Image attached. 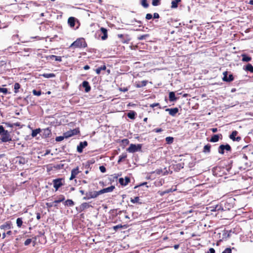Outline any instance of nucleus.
I'll return each instance as SVG.
<instances>
[{
  "mask_svg": "<svg viewBox=\"0 0 253 253\" xmlns=\"http://www.w3.org/2000/svg\"><path fill=\"white\" fill-rule=\"evenodd\" d=\"M0 140L2 142H7L12 141V138L9 132L5 130L2 126L0 125Z\"/></svg>",
  "mask_w": 253,
  "mask_h": 253,
  "instance_id": "1",
  "label": "nucleus"
},
{
  "mask_svg": "<svg viewBox=\"0 0 253 253\" xmlns=\"http://www.w3.org/2000/svg\"><path fill=\"white\" fill-rule=\"evenodd\" d=\"M87 46L84 39L83 38H79L74 42L70 46V48H85Z\"/></svg>",
  "mask_w": 253,
  "mask_h": 253,
  "instance_id": "2",
  "label": "nucleus"
},
{
  "mask_svg": "<svg viewBox=\"0 0 253 253\" xmlns=\"http://www.w3.org/2000/svg\"><path fill=\"white\" fill-rule=\"evenodd\" d=\"M99 195H100L99 191H89L85 193V196L84 197L83 199L84 200H88L92 198H95Z\"/></svg>",
  "mask_w": 253,
  "mask_h": 253,
  "instance_id": "3",
  "label": "nucleus"
},
{
  "mask_svg": "<svg viewBox=\"0 0 253 253\" xmlns=\"http://www.w3.org/2000/svg\"><path fill=\"white\" fill-rule=\"evenodd\" d=\"M53 187L57 191L58 189L64 184V179L62 178H58L53 179L52 181Z\"/></svg>",
  "mask_w": 253,
  "mask_h": 253,
  "instance_id": "4",
  "label": "nucleus"
},
{
  "mask_svg": "<svg viewBox=\"0 0 253 253\" xmlns=\"http://www.w3.org/2000/svg\"><path fill=\"white\" fill-rule=\"evenodd\" d=\"M142 148V144H131L129 147L127 149V151L129 153H134L138 151H140Z\"/></svg>",
  "mask_w": 253,
  "mask_h": 253,
  "instance_id": "5",
  "label": "nucleus"
},
{
  "mask_svg": "<svg viewBox=\"0 0 253 253\" xmlns=\"http://www.w3.org/2000/svg\"><path fill=\"white\" fill-rule=\"evenodd\" d=\"M223 77L222 80L224 82H230L234 80V77L232 74L228 71H225L223 73Z\"/></svg>",
  "mask_w": 253,
  "mask_h": 253,
  "instance_id": "6",
  "label": "nucleus"
},
{
  "mask_svg": "<svg viewBox=\"0 0 253 253\" xmlns=\"http://www.w3.org/2000/svg\"><path fill=\"white\" fill-rule=\"evenodd\" d=\"M225 150L227 151H231V147L228 144H226V145H220L218 147V152L219 154L223 155L224 153Z\"/></svg>",
  "mask_w": 253,
  "mask_h": 253,
  "instance_id": "7",
  "label": "nucleus"
},
{
  "mask_svg": "<svg viewBox=\"0 0 253 253\" xmlns=\"http://www.w3.org/2000/svg\"><path fill=\"white\" fill-rule=\"evenodd\" d=\"M91 207L92 206L87 203H83L79 207H77L76 210L77 211L80 212L84 211L85 209H88Z\"/></svg>",
  "mask_w": 253,
  "mask_h": 253,
  "instance_id": "8",
  "label": "nucleus"
},
{
  "mask_svg": "<svg viewBox=\"0 0 253 253\" xmlns=\"http://www.w3.org/2000/svg\"><path fill=\"white\" fill-rule=\"evenodd\" d=\"M87 146V142L86 141L80 142L79 144L77 146V151L80 153H82L83 151V149Z\"/></svg>",
  "mask_w": 253,
  "mask_h": 253,
  "instance_id": "9",
  "label": "nucleus"
},
{
  "mask_svg": "<svg viewBox=\"0 0 253 253\" xmlns=\"http://www.w3.org/2000/svg\"><path fill=\"white\" fill-rule=\"evenodd\" d=\"M237 134L238 131L236 130H234L229 135V138L234 141H236L239 142L241 140V137L240 136H237L236 137V136L237 135Z\"/></svg>",
  "mask_w": 253,
  "mask_h": 253,
  "instance_id": "10",
  "label": "nucleus"
},
{
  "mask_svg": "<svg viewBox=\"0 0 253 253\" xmlns=\"http://www.w3.org/2000/svg\"><path fill=\"white\" fill-rule=\"evenodd\" d=\"M42 136L44 138L49 137L51 135V130L49 127L42 129Z\"/></svg>",
  "mask_w": 253,
  "mask_h": 253,
  "instance_id": "11",
  "label": "nucleus"
},
{
  "mask_svg": "<svg viewBox=\"0 0 253 253\" xmlns=\"http://www.w3.org/2000/svg\"><path fill=\"white\" fill-rule=\"evenodd\" d=\"M166 111L169 112V114L173 117L175 116L178 112V109L176 107L173 108H167L166 109Z\"/></svg>",
  "mask_w": 253,
  "mask_h": 253,
  "instance_id": "12",
  "label": "nucleus"
},
{
  "mask_svg": "<svg viewBox=\"0 0 253 253\" xmlns=\"http://www.w3.org/2000/svg\"><path fill=\"white\" fill-rule=\"evenodd\" d=\"M119 181L122 186H126L130 182V178L127 176H126L125 179L123 178H120Z\"/></svg>",
  "mask_w": 253,
  "mask_h": 253,
  "instance_id": "13",
  "label": "nucleus"
},
{
  "mask_svg": "<svg viewBox=\"0 0 253 253\" xmlns=\"http://www.w3.org/2000/svg\"><path fill=\"white\" fill-rule=\"evenodd\" d=\"M114 189H115V186L112 185L110 187L101 189V190H99V192L100 195H101L105 193L111 192L113 191V190Z\"/></svg>",
  "mask_w": 253,
  "mask_h": 253,
  "instance_id": "14",
  "label": "nucleus"
},
{
  "mask_svg": "<svg viewBox=\"0 0 253 253\" xmlns=\"http://www.w3.org/2000/svg\"><path fill=\"white\" fill-rule=\"evenodd\" d=\"M82 86L84 88V90L86 92H88L91 89L90 86L87 81H84L82 83Z\"/></svg>",
  "mask_w": 253,
  "mask_h": 253,
  "instance_id": "15",
  "label": "nucleus"
},
{
  "mask_svg": "<svg viewBox=\"0 0 253 253\" xmlns=\"http://www.w3.org/2000/svg\"><path fill=\"white\" fill-rule=\"evenodd\" d=\"M222 136L221 134H214L211 136L210 141L211 142H216L219 140V137H222Z\"/></svg>",
  "mask_w": 253,
  "mask_h": 253,
  "instance_id": "16",
  "label": "nucleus"
},
{
  "mask_svg": "<svg viewBox=\"0 0 253 253\" xmlns=\"http://www.w3.org/2000/svg\"><path fill=\"white\" fill-rule=\"evenodd\" d=\"M100 31L103 34V35L101 37V39L102 40H106L108 38L107 30L105 28L101 27L100 28Z\"/></svg>",
  "mask_w": 253,
  "mask_h": 253,
  "instance_id": "17",
  "label": "nucleus"
},
{
  "mask_svg": "<svg viewBox=\"0 0 253 253\" xmlns=\"http://www.w3.org/2000/svg\"><path fill=\"white\" fill-rule=\"evenodd\" d=\"M11 228V223L10 222H6L2 225L0 226V229L7 230Z\"/></svg>",
  "mask_w": 253,
  "mask_h": 253,
  "instance_id": "18",
  "label": "nucleus"
},
{
  "mask_svg": "<svg viewBox=\"0 0 253 253\" xmlns=\"http://www.w3.org/2000/svg\"><path fill=\"white\" fill-rule=\"evenodd\" d=\"M76 18L73 17H70L68 20V23L71 27H74L75 25Z\"/></svg>",
  "mask_w": 253,
  "mask_h": 253,
  "instance_id": "19",
  "label": "nucleus"
},
{
  "mask_svg": "<svg viewBox=\"0 0 253 253\" xmlns=\"http://www.w3.org/2000/svg\"><path fill=\"white\" fill-rule=\"evenodd\" d=\"M130 202L133 204L137 203L138 204H142L143 203L142 201L139 197H135L134 198H131Z\"/></svg>",
  "mask_w": 253,
  "mask_h": 253,
  "instance_id": "20",
  "label": "nucleus"
},
{
  "mask_svg": "<svg viewBox=\"0 0 253 253\" xmlns=\"http://www.w3.org/2000/svg\"><path fill=\"white\" fill-rule=\"evenodd\" d=\"M241 57H242V61L243 62H248L252 60V58L250 56H248L246 54H242L241 55Z\"/></svg>",
  "mask_w": 253,
  "mask_h": 253,
  "instance_id": "21",
  "label": "nucleus"
},
{
  "mask_svg": "<svg viewBox=\"0 0 253 253\" xmlns=\"http://www.w3.org/2000/svg\"><path fill=\"white\" fill-rule=\"evenodd\" d=\"M243 69L246 71L253 73V66L250 63H248L246 66H244Z\"/></svg>",
  "mask_w": 253,
  "mask_h": 253,
  "instance_id": "22",
  "label": "nucleus"
},
{
  "mask_svg": "<svg viewBox=\"0 0 253 253\" xmlns=\"http://www.w3.org/2000/svg\"><path fill=\"white\" fill-rule=\"evenodd\" d=\"M177 98L175 97V93L171 91L169 93V100L171 102L175 101L177 100Z\"/></svg>",
  "mask_w": 253,
  "mask_h": 253,
  "instance_id": "23",
  "label": "nucleus"
},
{
  "mask_svg": "<svg viewBox=\"0 0 253 253\" xmlns=\"http://www.w3.org/2000/svg\"><path fill=\"white\" fill-rule=\"evenodd\" d=\"M76 131L75 129H74V130H70V131H68L65 133H64V137L65 138H68V137H71L72 136L74 135V134H75L76 133H75V131Z\"/></svg>",
  "mask_w": 253,
  "mask_h": 253,
  "instance_id": "24",
  "label": "nucleus"
},
{
  "mask_svg": "<svg viewBox=\"0 0 253 253\" xmlns=\"http://www.w3.org/2000/svg\"><path fill=\"white\" fill-rule=\"evenodd\" d=\"M147 82H148V81H145V80L138 82L136 84V86L137 87H139V88L144 87L146 85Z\"/></svg>",
  "mask_w": 253,
  "mask_h": 253,
  "instance_id": "25",
  "label": "nucleus"
},
{
  "mask_svg": "<svg viewBox=\"0 0 253 253\" xmlns=\"http://www.w3.org/2000/svg\"><path fill=\"white\" fill-rule=\"evenodd\" d=\"M181 1V0H173L171 1V8L172 9L176 8L178 7V4Z\"/></svg>",
  "mask_w": 253,
  "mask_h": 253,
  "instance_id": "26",
  "label": "nucleus"
},
{
  "mask_svg": "<svg viewBox=\"0 0 253 253\" xmlns=\"http://www.w3.org/2000/svg\"><path fill=\"white\" fill-rule=\"evenodd\" d=\"M58 199L57 200H56L53 202V203H54L55 204H56L59 203L61 202H63L65 199L64 196L63 195H60L58 196Z\"/></svg>",
  "mask_w": 253,
  "mask_h": 253,
  "instance_id": "27",
  "label": "nucleus"
},
{
  "mask_svg": "<svg viewBox=\"0 0 253 253\" xmlns=\"http://www.w3.org/2000/svg\"><path fill=\"white\" fill-rule=\"evenodd\" d=\"M211 145L210 144L206 145L204 147L203 152L205 153H210L211 152Z\"/></svg>",
  "mask_w": 253,
  "mask_h": 253,
  "instance_id": "28",
  "label": "nucleus"
},
{
  "mask_svg": "<svg viewBox=\"0 0 253 253\" xmlns=\"http://www.w3.org/2000/svg\"><path fill=\"white\" fill-rule=\"evenodd\" d=\"M176 190V189H172V188H170V189H169L167 190H165V191H162V192H159V193H160V195L161 196H164L165 194H168V193H169L170 192H172L173 191H175V190Z\"/></svg>",
  "mask_w": 253,
  "mask_h": 253,
  "instance_id": "29",
  "label": "nucleus"
},
{
  "mask_svg": "<svg viewBox=\"0 0 253 253\" xmlns=\"http://www.w3.org/2000/svg\"><path fill=\"white\" fill-rule=\"evenodd\" d=\"M106 69V65L105 64H104L102 66H101V67H99L97 68V69H96L95 72L97 74L99 75L100 74L101 71L105 70Z\"/></svg>",
  "mask_w": 253,
  "mask_h": 253,
  "instance_id": "30",
  "label": "nucleus"
},
{
  "mask_svg": "<svg viewBox=\"0 0 253 253\" xmlns=\"http://www.w3.org/2000/svg\"><path fill=\"white\" fill-rule=\"evenodd\" d=\"M41 131H42V129L40 128L33 130L32 134H31L32 136L33 137H36L38 133H39L40 132H41Z\"/></svg>",
  "mask_w": 253,
  "mask_h": 253,
  "instance_id": "31",
  "label": "nucleus"
},
{
  "mask_svg": "<svg viewBox=\"0 0 253 253\" xmlns=\"http://www.w3.org/2000/svg\"><path fill=\"white\" fill-rule=\"evenodd\" d=\"M136 115V113L134 111H131L127 113V116L130 119H134Z\"/></svg>",
  "mask_w": 253,
  "mask_h": 253,
  "instance_id": "32",
  "label": "nucleus"
},
{
  "mask_svg": "<svg viewBox=\"0 0 253 253\" xmlns=\"http://www.w3.org/2000/svg\"><path fill=\"white\" fill-rule=\"evenodd\" d=\"M75 203L73 202L72 200L68 199L66 200L65 203L64 205L65 206H69V207H72L74 205Z\"/></svg>",
  "mask_w": 253,
  "mask_h": 253,
  "instance_id": "33",
  "label": "nucleus"
},
{
  "mask_svg": "<svg viewBox=\"0 0 253 253\" xmlns=\"http://www.w3.org/2000/svg\"><path fill=\"white\" fill-rule=\"evenodd\" d=\"M41 76L45 78H54L55 77V75L53 73H44L41 75Z\"/></svg>",
  "mask_w": 253,
  "mask_h": 253,
  "instance_id": "34",
  "label": "nucleus"
},
{
  "mask_svg": "<svg viewBox=\"0 0 253 253\" xmlns=\"http://www.w3.org/2000/svg\"><path fill=\"white\" fill-rule=\"evenodd\" d=\"M20 87H21V85L19 83H16L14 84V92L15 93H17V92H19V89L20 88Z\"/></svg>",
  "mask_w": 253,
  "mask_h": 253,
  "instance_id": "35",
  "label": "nucleus"
},
{
  "mask_svg": "<svg viewBox=\"0 0 253 253\" xmlns=\"http://www.w3.org/2000/svg\"><path fill=\"white\" fill-rule=\"evenodd\" d=\"M127 157V154L126 153H123L119 157V160L118 163L120 164L123 160L126 159Z\"/></svg>",
  "mask_w": 253,
  "mask_h": 253,
  "instance_id": "36",
  "label": "nucleus"
},
{
  "mask_svg": "<svg viewBox=\"0 0 253 253\" xmlns=\"http://www.w3.org/2000/svg\"><path fill=\"white\" fill-rule=\"evenodd\" d=\"M140 4L145 8H148L149 5L147 0H141L140 1Z\"/></svg>",
  "mask_w": 253,
  "mask_h": 253,
  "instance_id": "37",
  "label": "nucleus"
},
{
  "mask_svg": "<svg viewBox=\"0 0 253 253\" xmlns=\"http://www.w3.org/2000/svg\"><path fill=\"white\" fill-rule=\"evenodd\" d=\"M50 59H54L55 61L61 62L62 61V57L59 56L52 55L50 56Z\"/></svg>",
  "mask_w": 253,
  "mask_h": 253,
  "instance_id": "38",
  "label": "nucleus"
},
{
  "mask_svg": "<svg viewBox=\"0 0 253 253\" xmlns=\"http://www.w3.org/2000/svg\"><path fill=\"white\" fill-rule=\"evenodd\" d=\"M173 140H174L173 137H171V136L167 137L166 138V141L167 143L169 144H172L173 142Z\"/></svg>",
  "mask_w": 253,
  "mask_h": 253,
  "instance_id": "39",
  "label": "nucleus"
},
{
  "mask_svg": "<svg viewBox=\"0 0 253 253\" xmlns=\"http://www.w3.org/2000/svg\"><path fill=\"white\" fill-rule=\"evenodd\" d=\"M80 172L79 167H77L71 170V173L77 176Z\"/></svg>",
  "mask_w": 253,
  "mask_h": 253,
  "instance_id": "40",
  "label": "nucleus"
},
{
  "mask_svg": "<svg viewBox=\"0 0 253 253\" xmlns=\"http://www.w3.org/2000/svg\"><path fill=\"white\" fill-rule=\"evenodd\" d=\"M23 223L22 218L19 217L16 219L17 226L18 227H21Z\"/></svg>",
  "mask_w": 253,
  "mask_h": 253,
  "instance_id": "41",
  "label": "nucleus"
},
{
  "mask_svg": "<svg viewBox=\"0 0 253 253\" xmlns=\"http://www.w3.org/2000/svg\"><path fill=\"white\" fill-rule=\"evenodd\" d=\"M214 211H224L223 207L221 205H216V207L214 208V209L213 210Z\"/></svg>",
  "mask_w": 253,
  "mask_h": 253,
  "instance_id": "42",
  "label": "nucleus"
},
{
  "mask_svg": "<svg viewBox=\"0 0 253 253\" xmlns=\"http://www.w3.org/2000/svg\"><path fill=\"white\" fill-rule=\"evenodd\" d=\"M160 1L161 0H152V4L154 6L159 5L160 4Z\"/></svg>",
  "mask_w": 253,
  "mask_h": 253,
  "instance_id": "43",
  "label": "nucleus"
},
{
  "mask_svg": "<svg viewBox=\"0 0 253 253\" xmlns=\"http://www.w3.org/2000/svg\"><path fill=\"white\" fill-rule=\"evenodd\" d=\"M33 93L35 95L40 96L42 94V91L41 90H37L36 89H34L33 90Z\"/></svg>",
  "mask_w": 253,
  "mask_h": 253,
  "instance_id": "44",
  "label": "nucleus"
},
{
  "mask_svg": "<svg viewBox=\"0 0 253 253\" xmlns=\"http://www.w3.org/2000/svg\"><path fill=\"white\" fill-rule=\"evenodd\" d=\"M0 92L4 94H6L8 93V90L6 88L0 87Z\"/></svg>",
  "mask_w": 253,
  "mask_h": 253,
  "instance_id": "45",
  "label": "nucleus"
},
{
  "mask_svg": "<svg viewBox=\"0 0 253 253\" xmlns=\"http://www.w3.org/2000/svg\"><path fill=\"white\" fill-rule=\"evenodd\" d=\"M64 138H65V137H64V135H63V136H57L56 137L55 140L57 142L61 141L64 139Z\"/></svg>",
  "mask_w": 253,
  "mask_h": 253,
  "instance_id": "46",
  "label": "nucleus"
},
{
  "mask_svg": "<svg viewBox=\"0 0 253 253\" xmlns=\"http://www.w3.org/2000/svg\"><path fill=\"white\" fill-rule=\"evenodd\" d=\"M54 203H53V202L52 203H47L46 204V205L48 208H51L53 206L56 207L57 206V205L56 204L54 205Z\"/></svg>",
  "mask_w": 253,
  "mask_h": 253,
  "instance_id": "47",
  "label": "nucleus"
},
{
  "mask_svg": "<svg viewBox=\"0 0 253 253\" xmlns=\"http://www.w3.org/2000/svg\"><path fill=\"white\" fill-rule=\"evenodd\" d=\"M222 253H232V250L230 248L225 249Z\"/></svg>",
  "mask_w": 253,
  "mask_h": 253,
  "instance_id": "48",
  "label": "nucleus"
},
{
  "mask_svg": "<svg viewBox=\"0 0 253 253\" xmlns=\"http://www.w3.org/2000/svg\"><path fill=\"white\" fill-rule=\"evenodd\" d=\"M149 35L148 34L143 35L138 38L139 40H143L145 39L146 37H148Z\"/></svg>",
  "mask_w": 253,
  "mask_h": 253,
  "instance_id": "49",
  "label": "nucleus"
},
{
  "mask_svg": "<svg viewBox=\"0 0 253 253\" xmlns=\"http://www.w3.org/2000/svg\"><path fill=\"white\" fill-rule=\"evenodd\" d=\"M158 106L159 108H161V107L160 106V104L158 103H155L153 104H151L150 105V107L152 108H154L155 107Z\"/></svg>",
  "mask_w": 253,
  "mask_h": 253,
  "instance_id": "50",
  "label": "nucleus"
},
{
  "mask_svg": "<svg viewBox=\"0 0 253 253\" xmlns=\"http://www.w3.org/2000/svg\"><path fill=\"white\" fill-rule=\"evenodd\" d=\"M99 170L102 173H104L106 171V168L103 166H101L99 167Z\"/></svg>",
  "mask_w": 253,
  "mask_h": 253,
  "instance_id": "51",
  "label": "nucleus"
},
{
  "mask_svg": "<svg viewBox=\"0 0 253 253\" xmlns=\"http://www.w3.org/2000/svg\"><path fill=\"white\" fill-rule=\"evenodd\" d=\"M31 242H32L31 239H27L24 242V245L28 246L31 243Z\"/></svg>",
  "mask_w": 253,
  "mask_h": 253,
  "instance_id": "52",
  "label": "nucleus"
},
{
  "mask_svg": "<svg viewBox=\"0 0 253 253\" xmlns=\"http://www.w3.org/2000/svg\"><path fill=\"white\" fill-rule=\"evenodd\" d=\"M122 227H123V226L121 224H118V225H117L116 226H114L113 227V229L115 231H117L118 229H120V228H121Z\"/></svg>",
  "mask_w": 253,
  "mask_h": 253,
  "instance_id": "53",
  "label": "nucleus"
},
{
  "mask_svg": "<svg viewBox=\"0 0 253 253\" xmlns=\"http://www.w3.org/2000/svg\"><path fill=\"white\" fill-rule=\"evenodd\" d=\"M5 124L7 127H13L16 125V124H11L10 123H5Z\"/></svg>",
  "mask_w": 253,
  "mask_h": 253,
  "instance_id": "54",
  "label": "nucleus"
},
{
  "mask_svg": "<svg viewBox=\"0 0 253 253\" xmlns=\"http://www.w3.org/2000/svg\"><path fill=\"white\" fill-rule=\"evenodd\" d=\"M153 16H152V15L150 13H147L146 15V19L147 20H150L152 18Z\"/></svg>",
  "mask_w": 253,
  "mask_h": 253,
  "instance_id": "55",
  "label": "nucleus"
},
{
  "mask_svg": "<svg viewBox=\"0 0 253 253\" xmlns=\"http://www.w3.org/2000/svg\"><path fill=\"white\" fill-rule=\"evenodd\" d=\"M18 35L16 34V35H14L12 36V39L14 41H16L18 39Z\"/></svg>",
  "mask_w": 253,
  "mask_h": 253,
  "instance_id": "56",
  "label": "nucleus"
},
{
  "mask_svg": "<svg viewBox=\"0 0 253 253\" xmlns=\"http://www.w3.org/2000/svg\"><path fill=\"white\" fill-rule=\"evenodd\" d=\"M163 131V129L161 128H155L154 130H153V131L155 132H160L161 131Z\"/></svg>",
  "mask_w": 253,
  "mask_h": 253,
  "instance_id": "57",
  "label": "nucleus"
},
{
  "mask_svg": "<svg viewBox=\"0 0 253 253\" xmlns=\"http://www.w3.org/2000/svg\"><path fill=\"white\" fill-rule=\"evenodd\" d=\"M20 164H24L25 163V160L23 158H20V160L19 161Z\"/></svg>",
  "mask_w": 253,
  "mask_h": 253,
  "instance_id": "58",
  "label": "nucleus"
},
{
  "mask_svg": "<svg viewBox=\"0 0 253 253\" xmlns=\"http://www.w3.org/2000/svg\"><path fill=\"white\" fill-rule=\"evenodd\" d=\"M206 253H215V250L213 248H210Z\"/></svg>",
  "mask_w": 253,
  "mask_h": 253,
  "instance_id": "59",
  "label": "nucleus"
},
{
  "mask_svg": "<svg viewBox=\"0 0 253 253\" xmlns=\"http://www.w3.org/2000/svg\"><path fill=\"white\" fill-rule=\"evenodd\" d=\"M6 62L3 60L0 61V67H2L6 65Z\"/></svg>",
  "mask_w": 253,
  "mask_h": 253,
  "instance_id": "60",
  "label": "nucleus"
},
{
  "mask_svg": "<svg viewBox=\"0 0 253 253\" xmlns=\"http://www.w3.org/2000/svg\"><path fill=\"white\" fill-rule=\"evenodd\" d=\"M160 17L159 14L158 13H154L153 14V18L155 19L159 18Z\"/></svg>",
  "mask_w": 253,
  "mask_h": 253,
  "instance_id": "61",
  "label": "nucleus"
},
{
  "mask_svg": "<svg viewBox=\"0 0 253 253\" xmlns=\"http://www.w3.org/2000/svg\"><path fill=\"white\" fill-rule=\"evenodd\" d=\"M120 90L123 92H126L128 90L127 88L126 87H124V88H120Z\"/></svg>",
  "mask_w": 253,
  "mask_h": 253,
  "instance_id": "62",
  "label": "nucleus"
},
{
  "mask_svg": "<svg viewBox=\"0 0 253 253\" xmlns=\"http://www.w3.org/2000/svg\"><path fill=\"white\" fill-rule=\"evenodd\" d=\"M162 172H163V170L162 169H158L156 170V172L159 174H160L161 173H162Z\"/></svg>",
  "mask_w": 253,
  "mask_h": 253,
  "instance_id": "63",
  "label": "nucleus"
},
{
  "mask_svg": "<svg viewBox=\"0 0 253 253\" xmlns=\"http://www.w3.org/2000/svg\"><path fill=\"white\" fill-rule=\"evenodd\" d=\"M76 176L75 175H74L73 174H72V173H71V176H70V177L69 179H70V180H73V179H74V178L76 177Z\"/></svg>",
  "mask_w": 253,
  "mask_h": 253,
  "instance_id": "64",
  "label": "nucleus"
}]
</instances>
